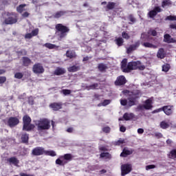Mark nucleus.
I'll list each match as a JSON object with an SVG mask.
<instances>
[{"instance_id":"f257e3e1","label":"nucleus","mask_w":176,"mask_h":176,"mask_svg":"<svg viewBox=\"0 0 176 176\" xmlns=\"http://www.w3.org/2000/svg\"><path fill=\"white\" fill-rule=\"evenodd\" d=\"M139 69V71H144L145 69V65H142L141 61H131L127 64V59L124 58L121 62V70L125 74H129L131 71Z\"/></svg>"},{"instance_id":"f03ea898","label":"nucleus","mask_w":176,"mask_h":176,"mask_svg":"<svg viewBox=\"0 0 176 176\" xmlns=\"http://www.w3.org/2000/svg\"><path fill=\"white\" fill-rule=\"evenodd\" d=\"M56 35L58 36V41H62L69 32V28L61 24L58 23L55 25Z\"/></svg>"},{"instance_id":"7ed1b4c3","label":"nucleus","mask_w":176,"mask_h":176,"mask_svg":"<svg viewBox=\"0 0 176 176\" xmlns=\"http://www.w3.org/2000/svg\"><path fill=\"white\" fill-rule=\"evenodd\" d=\"M32 120H31V117L28 115H25L23 117V131H32L35 129V125L34 124H31Z\"/></svg>"},{"instance_id":"20e7f679","label":"nucleus","mask_w":176,"mask_h":176,"mask_svg":"<svg viewBox=\"0 0 176 176\" xmlns=\"http://www.w3.org/2000/svg\"><path fill=\"white\" fill-rule=\"evenodd\" d=\"M125 94H129L128 97V106L134 107L137 104V100L140 98L138 94H134V92H130L129 90L124 91Z\"/></svg>"},{"instance_id":"39448f33","label":"nucleus","mask_w":176,"mask_h":176,"mask_svg":"<svg viewBox=\"0 0 176 176\" xmlns=\"http://www.w3.org/2000/svg\"><path fill=\"white\" fill-rule=\"evenodd\" d=\"M72 160V154L67 153L64 155L60 157L56 160V164H58L59 166H65L68 162H71Z\"/></svg>"},{"instance_id":"423d86ee","label":"nucleus","mask_w":176,"mask_h":176,"mask_svg":"<svg viewBox=\"0 0 176 176\" xmlns=\"http://www.w3.org/2000/svg\"><path fill=\"white\" fill-rule=\"evenodd\" d=\"M7 19L4 20L5 24L7 25H12V24H16L17 23V14L15 12H7Z\"/></svg>"},{"instance_id":"0eeeda50","label":"nucleus","mask_w":176,"mask_h":176,"mask_svg":"<svg viewBox=\"0 0 176 176\" xmlns=\"http://www.w3.org/2000/svg\"><path fill=\"white\" fill-rule=\"evenodd\" d=\"M151 39H153L152 37H146L145 38H142L141 45L144 46V47H148L150 49H156L157 46L153 45L152 43H149Z\"/></svg>"},{"instance_id":"6e6552de","label":"nucleus","mask_w":176,"mask_h":176,"mask_svg":"<svg viewBox=\"0 0 176 176\" xmlns=\"http://www.w3.org/2000/svg\"><path fill=\"white\" fill-rule=\"evenodd\" d=\"M20 123V119L17 117H10L7 121V124L9 127H16Z\"/></svg>"},{"instance_id":"1a4fd4ad","label":"nucleus","mask_w":176,"mask_h":176,"mask_svg":"<svg viewBox=\"0 0 176 176\" xmlns=\"http://www.w3.org/2000/svg\"><path fill=\"white\" fill-rule=\"evenodd\" d=\"M163 12V10L160 6H155L153 10H151L148 12L147 16L150 19H155L157 16V13Z\"/></svg>"},{"instance_id":"9d476101","label":"nucleus","mask_w":176,"mask_h":176,"mask_svg":"<svg viewBox=\"0 0 176 176\" xmlns=\"http://www.w3.org/2000/svg\"><path fill=\"white\" fill-rule=\"evenodd\" d=\"M129 173H131V165L125 164L121 166V175H127Z\"/></svg>"},{"instance_id":"9b49d317","label":"nucleus","mask_w":176,"mask_h":176,"mask_svg":"<svg viewBox=\"0 0 176 176\" xmlns=\"http://www.w3.org/2000/svg\"><path fill=\"white\" fill-rule=\"evenodd\" d=\"M63 104L62 103V102H54L50 104V108L52 109V111L57 112V111L63 109Z\"/></svg>"},{"instance_id":"f8f14e48","label":"nucleus","mask_w":176,"mask_h":176,"mask_svg":"<svg viewBox=\"0 0 176 176\" xmlns=\"http://www.w3.org/2000/svg\"><path fill=\"white\" fill-rule=\"evenodd\" d=\"M32 71L34 74H43L45 69L41 63H36L33 65Z\"/></svg>"},{"instance_id":"ddd939ff","label":"nucleus","mask_w":176,"mask_h":176,"mask_svg":"<svg viewBox=\"0 0 176 176\" xmlns=\"http://www.w3.org/2000/svg\"><path fill=\"white\" fill-rule=\"evenodd\" d=\"M127 80H126V77L124 76H119L117 77L114 84L116 86H123L126 85Z\"/></svg>"},{"instance_id":"4468645a","label":"nucleus","mask_w":176,"mask_h":176,"mask_svg":"<svg viewBox=\"0 0 176 176\" xmlns=\"http://www.w3.org/2000/svg\"><path fill=\"white\" fill-rule=\"evenodd\" d=\"M43 153H45V148L43 147L38 146L33 148L32 151V155L33 156H41Z\"/></svg>"},{"instance_id":"2eb2a0df","label":"nucleus","mask_w":176,"mask_h":176,"mask_svg":"<svg viewBox=\"0 0 176 176\" xmlns=\"http://www.w3.org/2000/svg\"><path fill=\"white\" fill-rule=\"evenodd\" d=\"M140 45H141V42L140 41H138L135 42L133 45H129V47L126 49L127 54H130V53L134 52V50H137V49L140 47Z\"/></svg>"},{"instance_id":"dca6fc26","label":"nucleus","mask_w":176,"mask_h":176,"mask_svg":"<svg viewBox=\"0 0 176 176\" xmlns=\"http://www.w3.org/2000/svg\"><path fill=\"white\" fill-rule=\"evenodd\" d=\"M174 109V106L173 105H166L162 107V111L167 116H170L173 113Z\"/></svg>"},{"instance_id":"f3484780","label":"nucleus","mask_w":176,"mask_h":176,"mask_svg":"<svg viewBox=\"0 0 176 176\" xmlns=\"http://www.w3.org/2000/svg\"><path fill=\"white\" fill-rule=\"evenodd\" d=\"M34 123L37 126V130L38 131H42V130H45V119L36 120Z\"/></svg>"},{"instance_id":"a211bd4d","label":"nucleus","mask_w":176,"mask_h":176,"mask_svg":"<svg viewBox=\"0 0 176 176\" xmlns=\"http://www.w3.org/2000/svg\"><path fill=\"white\" fill-rule=\"evenodd\" d=\"M163 42L165 43H176V40L171 37V35L166 34L164 35Z\"/></svg>"},{"instance_id":"6ab92c4d","label":"nucleus","mask_w":176,"mask_h":176,"mask_svg":"<svg viewBox=\"0 0 176 176\" xmlns=\"http://www.w3.org/2000/svg\"><path fill=\"white\" fill-rule=\"evenodd\" d=\"M152 104H153V102L152 100V99L149 98L147 99L144 101V109H146V111H149V109H152L153 108V105H152Z\"/></svg>"},{"instance_id":"aec40b11","label":"nucleus","mask_w":176,"mask_h":176,"mask_svg":"<svg viewBox=\"0 0 176 176\" xmlns=\"http://www.w3.org/2000/svg\"><path fill=\"white\" fill-rule=\"evenodd\" d=\"M67 72L65 68L58 67L54 72V75H56V76H60L61 75H64Z\"/></svg>"},{"instance_id":"412c9836","label":"nucleus","mask_w":176,"mask_h":176,"mask_svg":"<svg viewBox=\"0 0 176 176\" xmlns=\"http://www.w3.org/2000/svg\"><path fill=\"white\" fill-rule=\"evenodd\" d=\"M21 140L22 141V144H28V140H30V135L27 133H23L21 134Z\"/></svg>"},{"instance_id":"4be33fe9","label":"nucleus","mask_w":176,"mask_h":176,"mask_svg":"<svg viewBox=\"0 0 176 176\" xmlns=\"http://www.w3.org/2000/svg\"><path fill=\"white\" fill-rule=\"evenodd\" d=\"M157 57L158 58L163 59L166 57V52L164 51V48H160L157 53Z\"/></svg>"},{"instance_id":"5701e85b","label":"nucleus","mask_w":176,"mask_h":176,"mask_svg":"<svg viewBox=\"0 0 176 176\" xmlns=\"http://www.w3.org/2000/svg\"><path fill=\"white\" fill-rule=\"evenodd\" d=\"M22 63L23 67H28L32 61L28 56H23L22 57Z\"/></svg>"},{"instance_id":"b1692460","label":"nucleus","mask_w":176,"mask_h":176,"mask_svg":"<svg viewBox=\"0 0 176 176\" xmlns=\"http://www.w3.org/2000/svg\"><path fill=\"white\" fill-rule=\"evenodd\" d=\"M134 118H135V116L133 113H125L123 115V119L126 121L132 120V119H134Z\"/></svg>"},{"instance_id":"393cba45","label":"nucleus","mask_w":176,"mask_h":176,"mask_svg":"<svg viewBox=\"0 0 176 176\" xmlns=\"http://www.w3.org/2000/svg\"><path fill=\"white\" fill-rule=\"evenodd\" d=\"M7 162H10V164H14L17 166L20 163V161L16 157H11L7 160Z\"/></svg>"},{"instance_id":"a878e982","label":"nucleus","mask_w":176,"mask_h":176,"mask_svg":"<svg viewBox=\"0 0 176 176\" xmlns=\"http://www.w3.org/2000/svg\"><path fill=\"white\" fill-rule=\"evenodd\" d=\"M67 14L66 11H57L53 14L54 19H60L62 16Z\"/></svg>"},{"instance_id":"bb28decb","label":"nucleus","mask_w":176,"mask_h":176,"mask_svg":"<svg viewBox=\"0 0 176 176\" xmlns=\"http://www.w3.org/2000/svg\"><path fill=\"white\" fill-rule=\"evenodd\" d=\"M66 57L68 58H76V52L75 51L67 50L66 52Z\"/></svg>"},{"instance_id":"cd10ccee","label":"nucleus","mask_w":176,"mask_h":176,"mask_svg":"<svg viewBox=\"0 0 176 176\" xmlns=\"http://www.w3.org/2000/svg\"><path fill=\"white\" fill-rule=\"evenodd\" d=\"M98 69L100 71V72H105V71L108 69V67L104 63H100L98 65Z\"/></svg>"},{"instance_id":"c85d7f7f","label":"nucleus","mask_w":176,"mask_h":176,"mask_svg":"<svg viewBox=\"0 0 176 176\" xmlns=\"http://www.w3.org/2000/svg\"><path fill=\"white\" fill-rule=\"evenodd\" d=\"M132 154H133V152L131 151L124 148L122 152L120 154V156H122V157H127V156Z\"/></svg>"},{"instance_id":"c756f323","label":"nucleus","mask_w":176,"mask_h":176,"mask_svg":"<svg viewBox=\"0 0 176 176\" xmlns=\"http://www.w3.org/2000/svg\"><path fill=\"white\" fill-rule=\"evenodd\" d=\"M80 69V66L73 65L67 68L69 72H78Z\"/></svg>"},{"instance_id":"7c9ffc66","label":"nucleus","mask_w":176,"mask_h":176,"mask_svg":"<svg viewBox=\"0 0 176 176\" xmlns=\"http://www.w3.org/2000/svg\"><path fill=\"white\" fill-rule=\"evenodd\" d=\"M116 44L120 47V46H123V44L124 43V40L122 37H118L116 38L115 40Z\"/></svg>"},{"instance_id":"2f4dec72","label":"nucleus","mask_w":176,"mask_h":176,"mask_svg":"<svg viewBox=\"0 0 176 176\" xmlns=\"http://www.w3.org/2000/svg\"><path fill=\"white\" fill-rule=\"evenodd\" d=\"M169 159H176V148L172 149L168 154Z\"/></svg>"},{"instance_id":"473e14b6","label":"nucleus","mask_w":176,"mask_h":176,"mask_svg":"<svg viewBox=\"0 0 176 176\" xmlns=\"http://www.w3.org/2000/svg\"><path fill=\"white\" fill-rule=\"evenodd\" d=\"M115 6H116V3L109 1L106 6V9H107V10H112L115 9Z\"/></svg>"},{"instance_id":"72a5a7b5","label":"nucleus","mask_w":176,"mask_h":176,"mask_svg":"<svg viewBox=\"0 0 176 176\" xmlns=\"http://www.w3.org/2000/svg\"><path fill=\"white\" fill-rule=\"evenodd\" d=\"M27 6V4H21L18 7H16V11L18 13H23L24 12V8Z\"/></svg>"},{"instance_id":"f704fd0d","label":"nucleus","mask_w":176,"mask_h":176,"mask_svg":"<svg viewBox=\"0 0 176 176\" xmlns=\"http://www.w3.org/2000/svg\"><path fill=\"white\" fill-rule=\"evenodd\" d=\"M161 129H163V130H166V129H168L170 127V124L166 122V121H162L160 124Z\"/></svg>"},{"instance_id":"c9c22d12","label":"nucleus","mask_w":176,"mask_h":176,"mask_svg":"<svg viewBox=\"0 0 176 176\" xmlns=\"http://www.w3.org/2000/svg\"><path fill=\"white\" fill-rule=\"evenodd\" d=\"M45 155H47V156H52V157H54V156L57 155L56 151H45Z\"/></svg>"},{"instance_id":"e433bc0d","label":"nucleus","mask_w":176,"mask_h":176,"mask_svg":"<svg viewBox=\"0 0 176 176\" xmlns=\"http://www.w3.org/2000/svg\"><path fill=\"white\" fill-rule=\"evenodd\" d=\"M172 5L171 0H164L162 2V8H165L166 6H170Z\"/></svg>"},{"instance_id":"4c0bfd02","label":"nucleus","mask_w":176,"mask_h":176,"mask_svg":"<svg viewBox=\"0 0 176 176\" xmlns=\"http://www.w3.org/2000/svg\"><path fill=\"white\" fill-rule=\"evenodd\" d=\"M128 20L130 21L129 23V24H134L135 23V21H137V20L135 19V18L134 17V16H133V14H130L128 16Z\"/></svg>"},{"instance_id":"58836bf2","label":"nucleus","mask_w":176,"mask_h":176,"mask_svg":"<svg viewBox=\"0 0 176 176\" xmlns=\"http://www.w3.org/2000/svg\"><path fill=\"white\" fill-rule=\"evenodd\" d=\"M166 21H176V16L175 15H169L167 16L165 18Z\"/></svg>"},{"instance_id":"ea45409f","label":"nucleus","mask_w":176,"mask_h":176,"mask_svg":"<svg viewBox=\"0 0 176 176\" xmlns=\"http://www.w3.org/2000/svg\"><path fill=\"white\" fill-rule=\"evenodd\" d=\"M45 47H47V49H57V46L52 43H45Z\"/></svg>"},{"instance_id":"a19ab883","label":"nucleus","mask_w":176,"mask_h":176,"mask_svg":"<svg viewBox=\"0 0 176 176\" xmlns=\"http://www.w3.org/2000/svg\"><path fill=\"white\" fill-rule=\"evenodd\" d=\"M170 65H168V64L164 65L162 66V71L164 72H168V71H170Z\"/></svg>"},{"instance_id":"79ce46f5","label":"nucleus","mask_w":176,"mask_h":176,"mask_svg":"<svg viewBox=\"0 0 176 176\" xmlns=\"http://www.w3.org/2000/svg\"><path fill=\"white\" fill-rule=\"evenodd\" d=\"M50 129V121L47 119H45V130H49Z\"/></svg>"},{"instance_id":"37998d69","label":"nucleus","mask_w":176,"mask_h":176,"mask_svg":"<svg viewBox=\"0 0 176 176\" xmlns=\"http://www.w3.org/2000/svg\"><path fill=\"white\" fill-rule=\"evenodd\" d=\"M16 54H18V56H27V50H21L20 51H17Z\"/></svg>"},{"instance_id":"c03bdc74","label":"nucleus","mask_w":176,"mask_h":176,"mask_svg":"<svg viewBox=\"0 0 176 176\" xmlns=\"http://www.w3.org/2000/svg\"><path fill=\"white\" fill-rule=\"evenodd\" d=\"M100 157H106V159H111V154L109 153H102L100 155Z\"/></svg>"},{"instance_id":"a18cd8bd","label":"nucleus","mask_w":176,"mask_h":176,"mask_svg":"<svg viewBox=\"0 0 176 176\" xmlns=\"http://www.w3.org/2000/svg\"><path fill=\"white\" fill-rule=\"evenodd\" d=\"M122 36L124 39H126V41H129V39H130V35H129L126 32H122Z\"/></svg>"},{"instance_id":"49530a36","label":"nucleus","mask_w":176,"mask_h":176,"mask_svg":"<svg viewBox=\"0 0 176 176\" xmlns=\"http://www.w3.org/2000/svg\"><path fill=\"white\" fill-rule=\"evenodd\" d=\"M144 109H145V107L144 106V104H139L136 108H135V111L137 112L140 111H144Z\"/></svg>"},{"instance_id":"de8ad7c7","label":"nucleus","mask_w":176,"mask_h":176,"mask_svg":"<svg viewBox=\"0 0 176 176\" xmlns=\"http://www.w3.org/2000/svg\"><path fill=\"white\" fill-rule=\"evenodd\" d=\"M23 75V73L21 72H16L15 74H14V78H16V79H22Z\"/></svg>"},{"instance_id":"09e8293b","label":"nucleus","mask_w":176,"mask_h":176,"mask_svg":"<svg viewBox=\"0 0 176 176\" xmlns=\"http://www.w3.org/2000/svg\"><path fill=\"white\" fill-rule=\"evenodd\" d=\"M102 132L106 133L107 134H109V133H111V127H109V126L103 127Z\"/></svg>"},{"instance_id":"8fccbe9b","label":"nucleus","mask_w":176,"mask_h":176,"mask_svg":"<svg viewBox=\"0 0 176 176\" xmlns=\"http://www.w3.org/2000/svg\"><path fill=\"white\" fill-rule=\"evenodd\" d=\"M32 36H36V35H38V34H39V29L36 28L34 30H33L31 32Z\"/></svg>"},{"instance_id":"3c124183","label":"nucleus","mask_w":176,"mask_h":176,"mask_svg":"<svg viewBox=\"0 0 176 176\" xmlns=\"http://www.w3.org/2000/svg\"><path fill=\"white\" fill-rule=\"evenodd\" d=\"M148 34L152 35V36H156L157 35V32H156L155 30H150L148 31Z\"/></svg>"},{"instance_id":"603ef678","label":"nucleus","mask_w":176,"mask_h":176,"mask_svg":"<svg viewBox=\"0 0 176 176\" xmlns=\"http://www.w3.org/2000/svg\"><path fill=\"white\" fill-rule=\"evenodd\" d=\"M89 89L91 90H96L98 87V83H94L89 86Z\"/></svg>"},{"instance_id":"864d4df0","label":"nucleus","mask_w":176,"mask_h":176,"mask_svg":"<svg viewBox=\"0 0 176 176\" xmlns=\"http://www.w3.org/2000/svg\"><path fill=\"white\" fill-rule=\"evenodd\" d=\"M109 104H111V100H104L102 102V107H107V105H109Z\"/></svg>"},{"instance_id":"5fc2aeb1","label":"nucleus","mask_w":176,"mask_h":176,"mask_svg":"<svg viewBox=\"0 0 176 176\" xmlns=\"http://www.w3.org/2000/svg\"><path fill=\"white\" fill-rule=\"evenodd\" d=\"M62 93L65 96H68V95L71 94V90H69V89H63Z\"/></svg>"},{"instance_id":"6e6d98bb","label":"nucleus","mask_w":176,"mask_h":176,"mask_svg":"<svg viewBox=\"0 0 176 176\" xmlns=\"http://www.w3.org/2000/svg\"><path fill=\"white\" fill-rule=\"evenodd\" d=\"M6 82V76H0V85H3Z\"/></svg>"},{"instance_id":"4d7b16f0","label":"nucleus","mask_w":176,"mask_h":176,"mask_svg":"<svg viewBox=\"0 0 176 176\" xmlns=\"http://www.w3.org/2000/svg\"><path fill=\"white\" fill-rule=\"evenodd\" d=\"M120 104H121V105H122V107H126V105H127V100L126 99H121Z\"/></svg>"},{"instance_id":"13d9d810","label":"nucleus","mask_w":176,"mask_h":176,"mask_svg":"<svg viewBox=\"0 0 176 176\" xmlns=\"http://www.w3.org/2000/svg\"><path fill=\"white\" fill-rule=\"evenodd\" d=\"M153 168H156V166L155 165H147L146 166V170H152Z\"/></svg>"},{"instance_id":"bf43d9fd","label":"nucleus","mask_w":176,"mask_h":176,"mask_svg":"<svg viewBox=\"0 0 176 176\" xmlns=\"http://www.w3.org/2000/svg\"><path fill=\"white\" fill-rule=\"evenodd\" d=\"M34 37L32 33H28L25 35V39H31V38Z\"/></svg>"},{"instance_id":"052dcab7","label":"nucleus","mask_w":176,"mask_h":176,"mask_svg":"<svg viewBox=\"0 0 176 176\" xmlns=\"http://www.w3.org/2000/svg\"><path fill=\"white\" fill-rule=\"evenodd\" d=\"M162 111H163V107L154 110L153 113H159V112H162Z\"/></svg>"},{"instance_id":"680f3d73","label":"nucleus","mask_w":176,"mask_h":176,"mask_svg":"<svg viewBox=\"0 0 176 176\" xmlns=\"http://www.w3.org/2000/svg\"><path fill=\"white\" fill-rule=\"evenodd\" d=\"M169 28L171 30H176V23H173L169 25Z\"/></svg>"},{"instance_id":"e2e57ef3","label":"nucleus","mask_w":176,"mask_h":176,"mask_svg":"<svg viewBox=\"0 0 176 176\" xmlns=\"http://www.w3.org/2000/svg\"><path fill=\"white\" fill-rule=\"evenodd\" d=\"M67 133H74V128L73 127H69L67 130H66Z\"/></svg>"},{"instance_id":"0e129e2a","label":"nucleus","mask_w":176,"mask_h":176,"mask_svg":"<svg viewBox=\"0 0 176 176\" xmlns=\"http://www.w3.org/2000/svg\"><path fill=\"white\" fill-rule=\"evenodd\" d=\"M122 144H124V140H119L116 142V145H122Z\"/></svg>"},{"instance_id":"69168bd1","label":"nucleus","mask_w":176,"mask_h":176,"mask_svg":"<svg viewBox=\"0 0 176 176\" xmlns=\"http://www.w3.org/2000/svg\"><path fill=\"white\" fill-rule=\"evenodd\" d=\"M120 131H121V133H124L126 131V128L124 126H121L120 127Z\"/></svg>"},{"instance_id":"338daca9","label":"nucleus","mask_w":176,"mask_h":176,"mask_svg":"<svg viewBox=\"0 0 176 176\" xmlns=\"http://www.w3.org/2000/svg\"><path fill=\"white\" fill-rule=\"evenodd\" d=\"M28 16H30V13H28V12H25L22 14V17H28Z\"/></svg>"},{"instance_id":"774afa93","label":"nucleus","mask_w":176,"mask_h":176,"mask_svg":"<svg viewBox=\"0 0 176 176\" xmlns=\"http://www.w3.org/2000/svg\"><path fill=\"white\" fill-rule=\"evenodd\" d=\"M138 134H143L144 133V129L140 128L138 129Z\"/></svg>"}]
</instances>
